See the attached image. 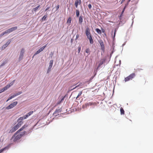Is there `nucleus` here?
Instances as JSON below:
<instances>
[{
  "label": "nucleus",
  "mask_w": 153,
  "mask_h": 153,
  "mask_svg": "<svg viewBox=\"0 0 153 153\" xmlns=\"http://www.w3.org/2000/svg\"><path fill=\"white\" fill-rule=\"evenodd\" d=\"M39 7H40V5H39V6H37L35 8H34L33 9V11H35V12L36 11L38 10V9L39 8Z\"/></svg>",
  "instance_id": "26"
},
{
  "label": "nucleus",
  "mask_w": 153,
  "mask_h": 153,
  "mask_svg": "<svg viewBox=\"0 0 153 153\" xmlns=\"http://www.w3.org/2000/svg\"><path fill=\"white\" fill-rule=\"evenodd\" d=\"M65 97H63L62 98V99H61V100L59 102L57 103V104H60L61 102H62V101H63L64 100V99Z\"/></svg>",
  "instance_id": "29"
},
{
  "label": "nucleus",
  "mask_w": 153,
  "mask_h": 153,
  "mask_svg": "<svg viewBox=\"0 0 153 153\" xmlns=\"http://www.w3.org/2000/svg\"><path fill=\"white\" fill-rule=\"evenodd\" d=\"M61 110L60 109H57L53 113V115L55 116H57L59 115V113L61 112Z\"/></svg>",
  "instance_id": "9"
},
{
  "label": "nucleus",
  "mask_w": 153,
  "mask_h": 153,
  "mask_svg": "<svg viewBox=\"0 0 153 153\" xmlns=\"http://www.w3.org/2000/svg\"><path fill=\"white\" fill-rule=\"evenodd\" d=\"M47 16L46 15L44 16L42 18V20H45L46 19Z\"/></svg>",
  "instance_id": "30"
},
{
  "label": "nucleus",
  "mask_w": 153,
  "mask_h": 153,
  "mask_svg": "<svg viewBox=\"0 0 153 153\" xmlns=\"http://www.w3.org/2000/svg\"><path fill=\"white\" fill-rule=\"evenodd\" d=\"M71 17L69 18L67 22V23L70 24L71 23Z\"/></svg>",
  "instance_id": "22"
},
{
  "label": "nucleus",
  "mask_w": 153,
  "mask_h": 153,
  "mask_svg": "<svg viewBox=\"0 0 153 153\" xmlns=\"http://www.w3.org/2000/svg\"><path fill=\"white\" fill-rule=\"evenodd\" d=\"M93 103L91 102H89L88 103H86L85 104V105L86 107H88L90 105H93Z\"/></svg>",
  "instance_id": "18"
},
{
  "label": "nucleus",
  "mask_w": 153,
  "mask_h": 153,
  "mask_svg": "<svg viewBox=\"0 0 153 153\" xmlns=\"http://www.w3.org/2000/svg\"><path fill=\"white\" fill-rule=\"evenodd\" d=\"M47 45H45V46H43V47L39 49L34 54L33 56H35L36 55L39 54L40 52L42 51L44 48L46 47Z\"/></svg>",
  "instance_id": "6"
},
{
  "label": "nucleus",
  "mask_w": 153,
  "mask_h": 153,
  "mask_svg": "<svg viewBox=\"0 0 153 153\" xmlns=\"http://www.w3.org/2000/svg\"><path fill=\"white\" fill-rule=\"evenodd\" d=\"M22 93V92L21 91H20L16 93V94L13 95H12L8 98V99L7 100V102L8 101L11 100L12 98L15 97L21 94Z\"/></svg>",
  "instance_id": "7"
},
{
  "label": "nucleus",
  "mask_w": 153,
  "mask_h": 153,
  "mask_svg": "<svg viewBox=\"0 0 153 153\" xmlns=\"http://www.w3.org/2000/svg\"><path fill=\"white\" fill-rule=\"evenodd\" d=\"M82 85V83H79V84L78 85H77V86H76L75 88H74V89L76 88H77L78 87H79V86H81Z\"/></svg>",
  "instance_id": "32"
},
{
  "label": "nucleus",
  "mask_w": 153,
  "mask_h": 153,
  "mask_svg": "<svg viewBox=\"0 0 153 153\" xmlns=\"http://www.w3.org/2000/svg\"><path fill=\"white\" fill-rule=\"evenodd\" d=\"M85 34L88 38L89 40L90 43L92 44L93 43V39L91 36L90 29L88 27L86 29Z\"/></svg>",
  "instance_id": "2"
},
{
  "label": "nucleus",
  "mask_w": 153,
  "mask_h": 153,
  "mask_svg": "<svg viewBox=\"0 0 153 153\" xmlns=\"http://www.w3.org/2000/svg\"><path fill=\"white\" fill-rule=\"evenodd\" d=\"M15 81V80H13L11 82H10V83L9 85H7L6 86V87H7V88L8 89L14 83Z\"/></svg>",
  "instance_id": "14"
},
{
  "label": "nucleus",
  "mask_w": 153,
  "mask_h": 153,
  "mask_svg": "<svg viewBox=\"0 0 153 153\" xmlns=\"http://www.w3.org/2000/svg\"><path fill=\"white\" fill-rule=\"evenodd\" d=\"M25 52V50L24 48H22L21 51V53H20V56H22V57H23V55L24 53Z\"/></svg>",
  "instance_id": "19"
},
{
  "label": "nucleus",
  "mask_w": 153,
  "mask_h": 153,
  "mask_svg": "<svg viewBox=\"0 0 153 153\" xmlns=\"http://www.w3.org/2000/svg\"><path fill=\"white\" fill-rule=\"evenodd\" d=\"M29 116L27 114L26 115H25L23 117H20L19 119L18 120V121H19L20 120L21 121H22V120L23 119H26Z\"/></svg>",
  "instance_id": "12"
},
{
  "label": "nucleus",
  "mask_w": 153,
  "mask_h": 153,
  "mask_svg": "<svg viewBox=\"0 0 153 153\" xmlns=\"http://www.w3.org/2000/svg\"><path fill=\"white\" fill-rule=\"evenodd\" d=\"M5 34L4 33V32H3V33H2L0 35V37H1L2 36H3Z\"/></svg>",
  "instance_id": "41"
},
{
  "label": "nucleus",
  "mask_w": 153,
  "mask_h": 153,
  "mask_svg": "<svg viewBox=\"0 0 153 153\" xmlns=\"http://www.w3.org/2000/svg\"><path fill=\"white\" fill-rule=\"evenodd\" d=\"M102 31L103 33H104L105 32V30L104 29H102Z\"/></svg>",
  "instance_id": "48"
},
{
  "label": "nucleus",
  "mask_w": 153,
  "mask_h": 153,
  "mask_svg": "<svg viewBox=\"0 0 153 153\" xmlns=\"http://www.w3.org/2000/svg\"><path fill=\"white\" fill-rule=\"evenodd\" d=\"M27 125H24L22 127L20 128L17 131V133H19L20 131L23 130L25 128L27 127Z\"/></svg>",
  "instance_id": "13"
},
{
  "label": "nucleus",
  "mask_w": 153,
  "mask_h": 153,
  "mask_svg": "<svg viewBox=\"0 0 153 153\" xmlns=\"http://www.w3.org/2000/svg\"><path fill=\"white\" fill-rule=\"evenodd\" d=\"M53 61L52 60H51L50 61L49 63V65L48 67L49 68H51L52 66L53 65Z\"/></svg>",
  "instance_id": "15"
},
{
  "label": "nucleus",
  "mask_w": 153,
  "mask_h": 153,
  "mask_svg": "<svg viewBox=\"0 0 153 153\" xmlns=\"http://www.w3.org/2000/svg\"><path fill=\"white\" fill-rule=\"evenodd\" d=\"M59 5H57V6L56 7V10H57L59 8Z\"/></svg>",
  "instance_id": "34"
},
{
  "label": "nucleus",
  "mask_w": 153,
  "mask_h": 153,
  "mask_svg": "<svg viewBox=\"0 0 153 153\" xmlns=\"http://www.w3.org/2000/svg\"><path fill=\"white\" fill-rule=\"evenodd\" d=\"M125 0H122L123 1H124Z\"/></svg>",
  "instance_id": "50"
},
{
  "label": "nucleus",
  "mask_w": 153,
  "mask_h": 153,
  "mask_svg": "<svg viewBox=\"0 0 153 153\" xmlns=\"http://www.w3.org/2000/svg\"><path fill=\"white\" fill-rule=\"evenodd\" d=\"M76 16L78 17H79V12L78 10L76 9Z\"/></svg>",
  "instance_id": "21"
},
{
  "label": "nucleus",
  "mask_w": 153,
  "mask_h": 153,
  "mask_svg": "<svg viewBox=\"0 0 153 153\" xmlns=\"http://www.w3.org/2000/svg\"><path fill=\"white\" fill-rule=\"evenodd\" d=\"M51 68H48L47 71V73H48L51 71Z\"/></svg>",
  "instance_id": "31"
},
{
  "label": "nucleus",
  "mask_w": 153,
  "mask_h": 153,
  "mask_svg": "<svg viewBox=\"0 0 153 153\" xmlns=\"http://www.w3.org/2000/svg\"><path fill=\"white\" fill-rule=\"evenodd\" d=\"M11 41L10 40H8L6 44H4L2 47V48L4 49L7 47L11 42Z\"/></svg>",
  "instance_id": "11"
},
{
  "label": "nucleus",
  "mask_w": 153,
  "mask_h": 153,
  "mask_svg": "<svg viewBox=\"0 0 153 153\" xmlns=\"http://www.w3.org/2000/svg\"><path fill=\"white\" fill-rule=\"evenodd\" d=\"M33 113V111H31L29 112V113H28L27 114L29 116H30V115H31Z\"/></svg>",
  "instance_id": "28"
},
{
  "label": "nucleus",
  "mask_w": 153,
  "mask_h": 153,
  "mask_svg": "<svg viewBox=\"0 0 153 153\" xmlns=\"http://www.w3.org/2000/svg\"><path fill=\"white\" fill-rule=\"evenodd\" d=\"M79 22L80 24H82L83 22V18L82 17L80 16L79 17Z\"/></svg>",
  "instance_id": "17"
},
{
  "label": "nucleus",
  "mask_w": 153,
  "mask_h": 153,
  "mask_svg": "<svg viewBox=\"0 0 153 153\" xmlns=\"http://www.w3.org/2000/svg\"><path fill=\"white\" fill-rule=\"evenodd\" d=\"M80 50H81V48L80 47H78V52L79 53L80 51Z\"/></svg>",
  "instance_id": "40"
},
{
  "label": "nucleus",
  "mask_w": 153,
  "mask_h": 153,
  "mask_svg": "<svg viewBox=\"0 0 153 153\" xmlns=\"http://www.w3.org/2000/svg\"><path fill=\"white\" fill-rule=\"evenodd\" d=\"M123 14H121L120 15V16H119V19L120 20H121V19H122V16H123Z\"/></svg>",
  "instance_id": "36"
},
{
  "label": "nucleus",
  "mask_w": 153,
  "mask_h": 153,
  "mask_svg": "<svg viewBox=\"0 0 153 153\" xmlns=\"http://www.w3.org/2000/svg\"><path fill=\"white\" fill-rule=\"evenodd\" d=\"M7 88L6 86L4 87L3 88L0 90V93H1L2 92L5 91V90H7Z\"/></svg>",
  "instance_id": "16"
},
{
  "label": "nucleus",
  "mask_w": 153,
  "mask_h": 153,
  "mask_svg": "<svg viewBox=\"0 0 153 153\" xmlns=\"http://www.w3.org/2000/svg\"><path fill=\"white\" fill-rule=\"evenodd\" d=\"M81 0H76L74 3V5L76 8H77L78 4L80 5L81 3Z\"/></svg>",
  "instance_id": "10"
},
{
  "label": "nucleus",
  "mask_w": 153,
  "mask_h": 153,
  "mask_svg": "<svg viewBox=\"0 0 153 153\" xmlns=\"http://www.w3.org/2000/svg\"><path fill=\"white\" fill-rule=\"evenodd\" d=\"M135 75L134 73L131 74L129 76L125 78L124 80L125 82H127L130 80L132 79L135 77Z\"/></svg>",
  "instance_id": "4"
},
{
  "label": "nucleus",
  "mask_w": 153,
  "mask_h": 153,
  "mask_svg": "<svg viewBox=\"0 0 153 153\" xmlns=\"http://www.w3.org/2000/svg\"><path fill=\"white\" fill-rule=\"evenodd\" d=\"M4 33L5 34H6L9 33V31H8V30H6L4 32Z\"/></svg>",
  "instance_id": "33"
},
{
  "label": "nucleus",
  "mask_w": 153,
  "mask_h": 153,
  "mask_svg": "<svg viewBox=\"0 0 153 153\" xmlns=\"http://www.w3.org/2000/svg\"><path fill=\"white\" fill-rule=\"evenodd\" d=\"M11 29V30H12V31H14V30H16L17 28V27H11V28H10Z\"/></svg>",
  "instance_id": "25"
},
{
  "label": "nucleus",
  "mask_w": 153,
  "mask_h": 153,
  "mask_svg": "<svg viewBox=\"0 0 153 153\" xmlns=\"http://www.w3.org/2000/svg\"><path fill=\"white\" fill-rule=\"evenodd\" d=\"M4 64H2L1 65V66H3L4 65Z\"/></svg>",
  "instance_id": "49"
},
{
  "label": "nucleus",
  "mask_w": 153,
  "mask_h": 153,
  "mask_svg": "<svg viewBox=\"0 0 153 153\" xmlns=\"http://www.w3.org/2000/svg\"><path fill=\"white\" fill-rule=\"evenodd\" d=\"M120 111L121 114H124V111L122 107H121L120 108Z\"/></svg>",
  "instance_id": "20"
},
{
  "label": "nucleus",
  "mask_w": 153,
  "mask_h": 153,
  "mask_svg": "<svg viewBox=\"0 0 153 153\" xmlns=\"http://www.w3.org/2000/svg\"><path fill=\"white\" fill-rule=\"evenodd\" d=\"M5 149V148L2 149L0 150V153L3 152L4 150Z\"/></svg>",
  "instance_id": "37"
},
{
  "label": "nucleus",
  "mask_w": 153,
  "mask_h": 153,
  "mask_svg": "<svg viewBox=\"0 0 153 153\" xmlns=\"http://www.w3.org/2000/svg\"><path fill=\"white\" fill-rule=\"evenodd\" d=\"M8 31L9 32V33H10V32H13V31H12V30H11V29H10V28H9V29H8Z\"/></svg>",
  "instance_id": "38"
},
{
  "label": "nucleus",
  "mask_w": 153,
  "mask_h": 153,
  "mask_svg": "<svg viewBox=\"0 0 153 153\" xmlns=\"http://www.w3.org/2000/svg\"><path fill=\"white\" fill-rule=\"evenodd\" d=\"M115 34H116V31H115L114 32V36H113V39H114V38H115Z\"/></svg>",
  "instance_id": "45"
},
{
  "label": "nucleus",
  "mask_w": 153,
  "mask_h": 153,
  "mask_svg": "<svg viewBox=\"0 0 153 153\" xmlns=\"http://www.w3.org/2000/svg\"><path fill=\"white\" fill-rule=\"evenodd\" d=\"M79 37V36L78 34H77L76 35V39H78Z\"/></svg>",
  "instance_id": "43"
},
{
  "label": "nucleus",
  "mask_w": 153,
  "mask_h": 153,
  "mask_svg": "<svg viewBox=\"0 0 153 153\" xmlns=\"http://www.w3.org/2000/svg\"><path fill=\"white\" fill-rule=\"evenodd\" d=\"M17 122H18L17 124L12 129L10 130V132H13L16 131L21 126L23 123L22 121H21L20 120L19 121H17Z\"/></svg>",
  "instance_id": "3"
},
{
  "label": "nucleus",
  "mask_w": 153,
  "mask_h": 153,
  "mask_svg": "<svg viewBox=\"0 0 153 153\" xmlns=\"http://www.w3.org/2000/svg\"><path fill=\"white\" fill-rule=\"evenodd\" d=\"M130 0H129V1H130Z\"/></svg>",
  "instance_id": "51"
},
{
  "label": "nucleus",
  "mask_w": 153,
  "mask_h": 153,
  "mask_svg": "<svg viewBox=\"0 0 153 153\" xmlns=\"http://www.w3.org/2000/svg\"><path fill=\"white\" fill-rule=\"evenodd\" d=\"M99 42L100 45L101 50L104 51L105 50V45L103 41L102 40H100L99 41Z\"/></svg>",
  "instance_id": "8"
},
{
  "label": "nucleus",
  "mask_w": 153,
  "mask_h": 153,
  "mask_svg": "<svg viewBox=\"0 0 153 153\" xmlns=\"http://www.w3.org/2000/svg\"><path fill=\"white\" fill-rule=\"evenodd\" d=\"M23 57L22 56H20L19 57V59H22V58Z\"/></svg>",
  "instance_id": "47"
},
{
  "label": "nucleus",
  "mask_w": 153,
  "mask_h": 153,
  "mask_svg": "<svg viewBox=\"0 0 153 153\" xmlns=\"http://www.w3.org/2000/svg\"><path fill=\"white\" fill-rule=\"evenodd\" d=\"M85 52L87 53H88V54H90V49L89 48H88L86 49Z\"/></svg>",
  "instance_id": "24"
},
{
  "label": "nucleus",
  "mask_w": 153,
  "mask_h": 153,
  "mask_svg": "<svg viewBox=\"0 0 153 153\" xmlns=\"http://www.w3.org/2000/svg\"><path fill=\"white\" fill-rule=\"evenodd\" d=\"M8 31L9 32V33H10V32H13V31H12V30H11V29H10V28H9V29H8Z\"/></svg>",
  "instance_id": "39"
},
{
  "label": "nucleus",
  "mask_w": 153,
  "mask_h": 153,
  "mask_svg": "<svg viewBox=\"0 0 153 153\" xmlns=\"http://www.w3.org/2000/svg\"><path fill=\"white\" fill-rule=\"evenodd\" d=\"M88 7L90 9H91L92 8L91 5V4H89L88 5Z\"/></svg>",
  "instance_id": "35"
},
{
  "label": "nucleus",
  "mask_w": 153,
  "mask_h": 153,
  "mask_svg": "<svg viewBox=\"0 0 153 153\" xmlns=\"http://www.w3.org/2000/svg\"><path fill=\"white\" fill-rule=\"evenodd\" d=\"M125 10V8H124L121 12V14H123Z\"/></svg>",
  "instance_id": "44"
},
{
  "label": "nucleus",
  "mask_w": 153,
  "mask_h": 153,
  "mask_svg": "<svg viewBox=\"0 0 153 153\" xmlns=\"http://www.w3.org/2000/svg\"><path fill=\"white\" fill-rule=\"evenodd\" d=\"M26 133L25 131H24L22 132L21 134H18L16 135L18 133H17V132L14 134V135L12 136L11 139H13V141L14 142H16L18 140H19L21 137L24 135Z\"/></svg>",
  "instance_id": "1"
},
{
  "label": "nucleus",
  "mask_w": 153,
  "mask_h": 153,
  "mask_svg": "<svg viewBox=\"0 0 153 153\" xmlns=\"http://www.w3.org/2000/svg\"><path fill=\"white\" fill-rule=\"evenodd\" d=\"M96 30L97 32L99 34H101V30L99 29V28H97L96 29Z\"/></svg>",
  "instance_id": "23"
},
{
  "label": "nucleus",
  "mask_w": 153,
  "mask_h": 153,
  "mask_svg": "<svg viewBox=\"0 0 153 153\" xmlns=\"http://www.w3.org/2000/svg\"><path fill=\"white\" fill-rule=\"evenodd\" d=\"M103 64V62H101L99 64L98 67H99L100 65H101Z\"/></svg>",
  "instance_id": "42"
},
{
  "label": "nucleus",
  "mask_w": 153,
  "mask_h": 153,
  "mask_svg": "<svg viewBox=\"0 0 153 153\" xmlns=\"http://www.w3.org/2000/svg\"><path fill=\"white\" fill-rule=\"evenodd\" d=\"M50 8V7H48L45 10V11L48 10Z\"/></svg>",
  "instance_id": "46"
},
{
  "label": "nucleus",
  "mask_w": 153,
  "mask_h": 153,
  "mask_svg": "<svg viewBox=\"0 0 153 153\" xmlns=\"http://www.w3.org/2000/svg\"><path fill=\"white\" fill-rule=\"evenodd\" d=\"M82 91H81L78 94V96L76 97V99H77V98L79 97H80L81 95L82 94Z\"/></svg>",
  "instance_id": "27"
},
{
  "label": "nucleus",
  "mask_w": 153,
  "mask_h": 153,
  "mask_svg": "<svg viewBox=\"0 0 153 153\" xmlns=\"http://www.w3.org/2000/svg\"><path fill=\"white\" fill-rule=\"evenodd\" d=\"M18 103V102L17 101H15L14 102H13V103L10 104V105H9L8 106H7L6 108V109L7 110L10 109H11L13 107H14V106H15L16 105H17V104Z\"/></svg>",
  "instance_id": "5"
}]
</instances>
